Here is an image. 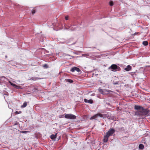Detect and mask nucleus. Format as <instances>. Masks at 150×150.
I'll use <instances>...</instances> for the list:
<instances>
[{
    "instance_id": "f3484780",
    "label": "nucleus",
    "mask_w": 150,
    "mask_h": 150,
    "mask_svg": "<svg viewBox=\"0 0 150 150\" xmlns=\"http://www.w3.org/2000/svg\"><path fill=\"white\" fill-rule=\"evenodd\" d=\"M29 132V131H22L20 132V133H26L27 132Z\"/></svg>"
},
{
    "instance_id": "39448f33",
    "label": "nucleus",
    "mask_w": 150,
    "mask_h": 150,
    "mask_svg": "<svg viewBox=\"0 0 150 150\" xmlns=\"http://www.w3.org/2000/svg\"><path fill=\"white\" fill-rule=\"evenodd\" d=\"M115 132V130L113 129H110L106 133V135L108 136L109 137L112 135Z\"/></svg>"
},
{
    "instance_id": "b1692460",
    "label": "nucleus",
    "mask_w": 150,
    "mask_h": 150,
    "mask_svg": "<svg viewBox=\"0 0 150 150\" xmlns=\"http://www.w3.org/2000/svg\"><path fill=\"white\" fill-rule=\"evenodd\" d=\"M11 85H12V86H16L15 84H13V83H11Z\"/></svg>"
},
{
    "instance_id": "4468645a",
    "label": "nucleus",
    "mask_w": 150,
    "mask_h": 150,
    "mask_svg": "<svg viewBox=\"0 0 150 150\" xmlns=\"http://www.w3.org/2000/svg\"><path fill=\"white\" fill-rule=\"evenodd\" d=\"M27 105V103L26 102H24L23 105L21 106L22 108H24Z\"/></svg>"
},
{
    "instance_id": "a211bd4d",
    "label": "nucleus",
    "mask_w": 150,
    "mask_h": 150,
    "mask_svg": "<svg viewBox=\"0 0 150 150\" xmlns=\"http://www.w3.org/2000/svg\"><path fill=\"white\" fill-rule=\"evenodd\" d=\"M35 12L36 11L34 9H33L32 11V13L33 14H34Z\"/></svg>"
},
{
    "instance_id": "6ab92c4d",
    "label": "nucleus",
    "mask_w": 150,
    "mask_h": 150,
    "mask_svg": "<svg viewBox=\"0 0 150 150\" xmlns=\"http://www.w3.org/2000/svg\"><path fill=\"white\" fill-rule=\"evenodd\" d=\"M110 6H112L113 5V2L112 1H110Z\"/></svg>"
},
{
    "instance_id": "dca6fc26",
    "label": "nucleus",
    "mask_w": 150,
    "mask_h": 150,
    "mask_svg": "<svg viewBox=\"0 0 150 150\" xmlns=\"http://www.w3.org/2000/svg\"><path fill=\"white\" fill-rule=\"evenodd\" d=\"M66 81L70 83H72L73 82V81L72 80L69 79H66Z\"/></svg>"
},
{
    "instance_id": "20e7f679",
    "label": "nucleus",
    "mask_w": 150,
    "mask_h": 150,
    "mask_svg": "<svg viewBox=\"0 0 150 150\" xmlns=\"http://www.w3.org/2000/svg\"><path fill=\"white\" fill-rule=\"evenodd\" d=\"M98 91L101 93L103 94H106L109 93V90L106 89H102L99 88L98 89Z\"/></svg>"
},
{
    "instance_id": "aec40b11",
    "label": "nucleus",
    "mask_w": 150,
    "mask_h": 150,
    "mask_svg": "<svg viewBox=\"0 0 150 150\" xmlns=\"http://www.w3.org/2000/svg\"><path fill=\"white\" fill-rule=\"evenodd\" d=\"M43 67H44L46 68H47L48 67V65L46 64H44Z\"/></svg>"
},
{
    "instance_id": "9d476101",
    "label": "nucleus",
    "mask_w": 150,
    "mask_h": 150,
    "mask_svg": "<svg viewBox=\"0 0 150 150\" xmlns=\"http://www.w3.org/2000/svg\"><path fill=\"white\" fill-rule=\"evenodd\" d=\"M131 68H132V67L131 66H130L129 65H128L127 66V67L125 69L126 71H129V70H131Z\"/></svg>"
},
{
    "instance_id": "0eeeda50",
    "label": "nucleus",
    "mask_w": 150,
    "mask_h": 150,
    "mask_svg": "<svg viewBox=\"0 0 150 150\" xmlns=\"http://www.w3.org/2000/svg\"><path fill=\"white\" fill-rule=\"evenodd\" d=\"M134 108L135 109L139 110V111L138 112H136V115H138V114L140 112L141 109L142 108H143V107H141L140 106L137 105H135L134 106Z\"/></svg>"
},
{
    "instance_id": "f03ea898",
    "label": "nucleus",
    "mask_w": 150,
    "mask_h": 150,
    "mask_svg": "<svg viewBox=\"0 0 150 150\" xmlns=\"http://www.w3.org/2000/svg\"><path fill=\"white\" fill-rule=\"evenodd\" d=\"M109 69H111V70L112 71H115L117 69L118 71L120 69V67L117 66L116 64H112L109 68Z\"/></svg>"
},
{
    "instance_id": "9b49d317",
    "label": "nucleus",
    "mask_w": 150,
    "mask_h": 150,
    "mask_svg": "<svg viewBox=\"0 0 150 150\" xmlns=\"http://www.w3.org/2000/svg\"><path fill=\"white\" fill-rule=\"evenodd\" d=\"M109 137L108 136L106 135L104 137V138L103 139V141L104 142H106L108 140Z\"/></svg>"
},
{
    "instance_id": "4be33fe9",
    "label": "nucleus",
    "mask_w": 150,
    "mask_h": 150,
    "mask_svg": "<svg viewBox=\"0 0 150 150\" xmlns=\"http://www.w3.org/2000/svg\"><path fill=\"white\" fill-rule=\"evenodd\" d=\"M21 112H22L21 111H19V112H18V111H16L15 112L16 114H20V113H21Z\"/></svg>"
},
{
    "instance_id": "5701e85b",
    "label": "nucleus",
    "mask_w": 150,
    "mask_h": 150,
    "mask_svg": "<svg viewBox=\"0 0 150 150\" xmlns=\"http://www.w3.org/2000/svg\"><path fill=\"white\" fill-rule=\"evenodd\" d=\"M68 16H65V18L66 20H67L68 19Z\"/></svg>"
},
{
    "instance_id": "f257e3e1",
    "label": "nucleus",
    "mask_w": 150,
    "mask_h": 150,
    "mask_svg": "<svg viewBox=\"0 0 150 150\" xmlns=\"http://www.w3.org/2000/svg\"><path fill=\"white\" fill-rule=\"evenodd\" d=\"M64 117L67 119H75L76 118L75 115L71 114H64Z\"/></svg>"
},
{
    "instance_id": "ddd939ff",
    "label": "nucleus",
    "mask_w": 150,
    "mask_h": 150,
    "mask_svg": "<svg viewBox=\"0 0 150 150\" xmlns=\"http://www.w3.org/2000/svg\"><path fill=\"white\" fill-rule=\"evenodd\" d=\"M144 145L142 144H140L139 145V149H142L144 148Z\"/></svg>"
},
{
    "instance_id": "412c9836",
    "label": "nucleus",
    "mask_w": 150,
    "mask_h": 150,
    "mask_svg": "<svg viewBox=\"0 0 150 150\" xmlns=\"http://www.w3.org/2000/svg\"><path fill=\"white\" fill-rule=\"evenodd\" d=\"M73 28V26H71V27H70L69 28V29L70 30H75V29H74V28H74V29H72V28Z\"/></svg>"
},
{
    "instance_id": "7ed1b4c3",
    "label": "nucleus",
    "mask_w": 150,
    "mask_h": 150,
    "mask_svg": "<svg viewBox=\"0 0 150 150\" xmlns=\"http://www.w3.org/2000/svg\"><path fill=\"white\" fill-rule=\"evenodd\" d=\"M148 112V110H147L146 109L143 108L141 109L140 112L138 114V115H147Z\"/></svg>"
},
{
    "instance_id": "2eb2a0df",
    "label": "nucleus",
    "mask_w": 150,
    "mask_h": 150,
    "mask_svg": "<svg viewBox=\"0 0 150 150\" xmlns=\"http://www.w3.org/2000/svg\"><path fill=\"white\" fill-rule=\"evenodd\" d=\"M142 44L146 46L148 45V42L147 41H144L143 42Z\"/></svg>"
},
{
    "instance_id": "6e6552de",
    "label": "nucleus",
    "mask_w": 150,
    "mask_h": 150,
    "mask_svg": "<svg viewBox=\"0 0 150 150\" xmlns=\"http://www.w3.org/2000/svg\"><path fill=\"white\" fill-rule=\"evenodd\" d=\"M75 71H76L78 72L81 71L80 69L79 68L76 67H73L71 69V71L72 72H74Z\"/></svg>"
},
{
    "instance_id": "f8f14e48",
    "label": "nucleus",
    "mask_w": 150,
    "mask_h": 150,
    "mask_svg": "<svg viewBox=\"0 0 150 150\" xmlns=\"http://www.w3.org/2000/svg\"><path fill=\"white\" fill-rule=\"evenodd\" d=\"M56 134L55 135L54 134H52L50 136V138L52 139H53L56 138Z\"/></svg>"
},
{
    "instance_id": "423d86ee",
    "label": "nucleus",
    "mask_w": 150,
    "mask_h": 150,
    "mask_svg": "<svg viewBox=\"0 0 150 150\" xmlns=\"http://www.w3.org/2000/svg\"><path fill=\"white\" fill-rule=\"evenodd\" d=\"M98 116H99L100 117H103V115L102 114L98 113L95 115H93L92 117H91L90 118V120H93V119H96V118Z\"/></svg>"
},
{
    "instance_id": "1a4fd4ad",
    "label": "nucleus",
    "mask_w": 150,
    "mask_h": 150,
    "mask_svg": "<svg viewBox=\"0 0 150 150\" xmlns=\"http://www.w3.org/2000/svg\"><path fill=\"white\" fill-rule=\"evenodd\" d=\"M84 100L85 102L88 103L90 104H92L93 102V100L91 99L88 100L86 99H84Z\"/></svg>"
}]
</instances>
